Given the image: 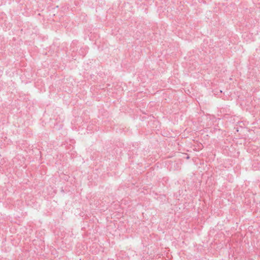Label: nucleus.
I'll return each instance as SVG.
<instances>
[{
    "label": "nucleus",
    "mask_w": 260,
    "mask_h": 260,
    "mask_svg": "<svg viewBox=\"0 0 260 260\" xmlns=\"http://www.w3.org/2000/svg\"><path fill=\"white\" fill-rule=\"evenodd\" d=\"M189 156H187L186 157V159H189Z\"/></svg>",
    "instance_id": "1"
}]
</instances>
